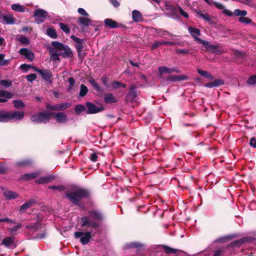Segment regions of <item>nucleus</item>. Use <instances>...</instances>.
<instances>
[{
  "instance_id": "62",
  "label": "nucleus",
  "mask_w": 256,
  "mask_h": 256,
  "mask_svg": "<svg viewBox=\"0 0 256 256\" xmlns=\"http://www.w3.org/2000/svg\"><path fill=\"white\" fill-rule=\"evenodd\" d=\"M108 78L106 76H103L101 78V81L102 82L103 84L107 88H108Z\"/></svg>"
},
{
  "instance_id": "44",
  "label": "nucleus",
  "mask_w": 256,
  "mask_h": 256,
  "mask_svg": "<svg viewBox=\"0 0 256 256\" xmlns=\"http://www.w3.org/2000/svg\"><path fill=\"white\" fill-rule=\"evenodd\" d=\"M86 109V107L82 104H78L75 107V110L76 114H78L84 112Z\"/></svg>"
},
{
  "instance_id": "61",
  "label": "nucleus",
  "mask_w": 256,
  "mask_h": 256,
  "mask_svg": "<svg viewBox=\"0 0 256 256\" xmlns=\"http://www.w3.org/2000/svg\"><path fill=\"white\" fill-rule=\"evenodd\" d=\"M178 12L181 15L186 18H188V14L186 12H185L180 7L178 6Z\"/></svg>"
},
{
  "instance_id": "51",
  "label": "nucleus",
  "mask_w": 256,
  "mask_h": 256,
  "mask_svg": "<svg viewBox=\"0 0 256 256\" xmlns=\"http://www.w3.org/2000/svg\"><path fill=\"white\" fill-rule=\"evenodd\" d=\"M239 21L240 22L244 23L245 24H249L252 22V20L250 19L249 18L244 17V16L240 17L239 18Z\"/></svg>"
},
{
  "instance_id": "17",
  "label": "nucleus",
  "mask_w": 256,
  "mask_h": 256,
  "mask_svg": "<svg viewBox=\"0 0 256 256\" xmlns=\"http://www.w3.org/2000/svg\"><path fill=\"white\" fill-rule=\"evenodd\" d=\"M40 172H38L30 174H26L21 176L20 180H27L34 179L37 178Z\"/></svg>"
},
{
  "instance_id": "46",
  "label": "nucleus",
  "mask_w": 256,
  "mask_h": 256,
  "mask_svg": "<svg viewBox=\"0 0 256 256\" xmlns=\"http://www.w3.org/2000/svg\"><path fill=\"white\" fill-rule=\"evenodd\" d=\"M60 28L66 34H68L70 32V28L68 25L60 22Z\"/></svg>"
},
{
  "instance_id": "53",
  "label": "nucleus",
  "mask_w": 256,
  "mask_h": 256,
  "mask_svg": "<svg viewBox=\"0 0 256 256\" xmlns=\"http://www.w3.org/2000/svg\"><path fill=\"white\" fill-rule=\"evenodd\" d=\"M84 44H76V48L78 52V56H80V53L84 49Z\"/></svg>"
},
{
  "instance_id": "26",
  "label": "nucleus",
  "mask_w": 256,
  "mask_h": 256,
  "mask_svg": "<svg viewBox=\"0 0 256 256\" xmlns=\"http://www.w3.org/2000/svg\"><path fill=\"white\" fill-rule=\"evenodd\" d=\"M198 72L202 76L206 78H207L209 80H212L214 78V77L212 76V74H210L207 71H204L201 69L198 68Z\"/></svg>"
},
{
  "instance_id": "36",
  "label": "nucleus",
  "mask_w": 256,
  "mask_h": 256,
  "mask_svg": "<svg viewBox=\"0 0 256 256\" xmlns=\"http://www.w3.org/2000/svg\"><path fill=\"white\" fill-rule=\"evenodd\" d=\"M32 162L30 160H25L18 162L17 165L20 166H27L32 164Z\"/></svg>"
},
{
  "instance_id": "30",
  "label": "nucleus",
  "mask_w": 256,
  "mask_h": 256,
  "mask_svg": "<svg viewBox=\"0 0 256 256\" xmlns=\"http://www.w3.org/2000/svg\"><path fill=\"white\" fill-rule=\"evenodd\" d=\"M112 86L114 89H116L121 87L125 88L126 87V85L120 82L114 81L112 83Z\"/></svg>"
},
{
  "instance_id": "42",
  "label": "nucleus",
  "mask_w": 256,
  "mask_h": 256,
  "mask_svg": "<svg viewBox=\"0 0 256 256\" xmlns=\"http://www.w3.org/2000/svg\"><path fill=\"white\" fill-rule=\"evenodd\" d=\"M40 224L38 222H36L34 224H30L28 225L26 227L30 230H37L40 227Z\"/></svg>"
},
{
  "instance_id": "33",
  "label": "nucleus",
  "mask_w": 256,
  "mask_h": 256,
  "mask_svg": "<svg viewBox=\"0 0 256 256\" xmlns=\"http://www.w3.org/2000/svg\"><path fill=\"white\" fill-rule=\"evenodd\" d=\"M18 40L23 44L28 45L30 44L29 39L25 36H19Z\"/></svg>"
},
{
  "instance_id": "49",
  "label": "nucleus",
  "mask_w": 256,
  "mask_h": 256,
  "mask_svg": "<svg viewBox=\"0 0 256 256\" xmlns=\"http://www.w3.org/2000/svg\"><path fill=\"white\" fill-rule=\"evenodd\" d=\"M163 248H164V252L166 254L176 253V250H177L176 249L172 248H170V247H168V246H163Z\"/></svg>"
},
{
  "instance_id": "19",
  "label": "nucleus",
  "mask_w": 256,
  "mask_h": 256,
  "mask_svg": "<svg viewBox=\"0 0 256 256\" xmlns=\"http://www.w3.org/2000/svg\"><path fill=\"white\" fill-rule=\"evenodd\" d=\"M188 79V76L186 75L180 76H170L168 77L167 80L169 81H180L186 80Z\"/></svg>"
},
{
  "instance_id": "16",
  "label": "nucleus",
  "mask_w": 256,
  "mask_h": 256,
  "mask_svg": "<svg viewBox=\"0 0 256 256\" xmlns=\"http://www.w3.org/2000/svg\"><path fill=\"white\" fill-rule=\"evenodd\" d=\"M188 32L194 37V41L198 43L197 38H200L198 36L200 35V30L196 28H194L192 26H190L188 28Z\"/></svg>"
},
{
  "instance_id": "12",
  "label": "nucleus",
  "mask_w": 256,
  "mask_h": 256,
  "mask_svg": "<svg viewBox=\"0 0 256 256\" xmlns=\"http://www.w3.org/2000/svg\"><path fill=\"white\" fill-rule=\"evenodd\" d=\"M54 116L58 123H65L68 121L66 115L63 112L54 114Z\"/></svg>"
},
{
  "instance_id": "52",
  "label": "nucleus",
  "mask_w": 256,
  "mask_h": 256,
  "mask_svg": "<svg viewBox=\"0 0 256 256\" xmlns=\"http://www.w3.org/2000/svg\"><path fill=\"white\" fill-rule=\"evenodd\" d=\"M37 78V75L35 74H31L26 76V78L28 82H32Z\"/></svg>"
},
{
  "instance_id": "5",
  "label": "nucleus",
  "mask_w": 256,
  "mask_h": 256,
  "mask_svg": "<svg viewBox=\"0 0 256 256\" xmlns=\"http://www.w3.org/2000/svg\"><path fill=\"white\" fill-rule=\"evenodd\" d=\"M30 120L32 122H44L46 123L50 120V116L44 112H40L34 115H33L30 118Z\"/></svg>"
},
{
  "instance_id": "6",
  "label": "nucleus",
  "mask_w": 256,
  "mask_h": 256,
  "mask_svg": "<svg viewBox=\"0 0 256 256\" xmlns=\"http://www.w3.org/2000/svg\"><path fill=\"white\" fill-rule=\"evenodd\" d=\"M34 16L36 18V20L38 24H41L44 22L48 17V12L42 9H37L34 12Z\"/></svg>"
},
{
  "instance_id": "45",
  "label": "nucleus",
  "mask_w": 256,
  "mask_h": 256,
  "mask_svg": "<svg viewBox=\"0 0 256 256\" xmlns=\"http://www.w3.org/2000/svg\"><path fill=\"white\" fill-rule=\"evenodd\" d=\"M14 106L16 108H20L25 106L24 104L21 100H15L14 101Z\"/></svg>"
},
{
  "instance_id": "2",
  "label": "nucleus",
  "mask_w": 256,
  "mask_h": 256,
  "mask_svg": "<svg viewBox=\"0 0 256 256\" xmlns=\"http://www.w3.org/2000/svg\"><path fill=\"white\" fill-rule=\"evenodd\" d=\"M24 116L23 112L14 111L13 112L0 111V122H7L11 120H22Z\"/></svg>"
},
{
  "instance_id": "21",
  "label": "nucleus",
  "mask_w": 256,
  "mask_h": 256,
  "mask_svg": "<svg viewBox=\"0 0 256 256\" xmlns=\"http://www.w3.org/2000/svg\"><path fill=\"white\" fill-rule=\"evenodd\" d=\"M79 24L82 26H88L92 24V20L88 17H80L78 20Z\"/></svg>"
},
{
  "instance_id": "27",
  "label": "nucleus",
  "mask_w": 256,
  "mask_h": 256,
  "mask_svg": "<svg viewBox=\"0 0 256 256\" xmlns=\"http://www.w3.org/2000/svg\"><path fill=\"white\" fill-rule=\"evenodd\" d=\"M14 240L12 237H7L3 240L2 244L6 247H10L12 244Z\"/></svg>"
},
{
  "instance_id": "32",
  "label": "nucleus",
  "mask_w": 256,
  "mask_h": 256,
  "mask_svg": "<svg viewBox=\"0 0 256 256\" xmlns=\"http://www.w3.org/2000/svg\"><path fill=\"white\" fill-rule=\"evenodd\" d=\"M162 44L164 45L167 46H175L178 45L180 46H183V43L182 42H170V41H162Z\"/></svg>"
},
{
  "instance_id": "13",
  "label": "nucleus",
  "mask_w": 256,
  "mask_h": 256,
  "mask_svg": "<svg viewBox=\"0 0 256 256\" xmlns=\"http://www.w3.org/2000/svg\"><path fill=\"white\" fill-rule=\"evenodd\" d=\"M198 14L200 18L204 19L205 21L208 22V24H214V22L212 20V17L210 16L208 14L200 11L198 12Z\"/></svg>"
},
{
  "instance_id": "35",
  "label": "nucleus",
  "mask_w": 256,
  "mask_h": 256,
  "mask_svg": "<svg viewBox=\"0 0 256 256\" xmlns=\"http://www.w3.org/2000/svg\"><path fill=\"white\" fill-rule=\"evenodd\" d=\"M234 14L236 16H245L247 14V12L244 10H240V9H236L234 12Z\"/></svg>"
},
{
  "instance_id": "47",
  "label": "nucleus",
  "mask_w": 256,
  "mask_h": 256,
  "mask_svg": "<svg viewBox=\"0 0 256 256\" xmlns=\"http://www.w3.org/2000/svg\"><path fill=\"white\" fill-rule=\"evenodd\" d=\"M12 84L11 81L9 80H2L0 81V85L6 88L10 86Z\"/></svg>"
},
{
  "instance_id": "57",
  "label": "nucleus",
  "mask_w": 256,
  "mask_h": 256,
  "mask_svg": "<svg viewBox=\"0 0 256 256\" xmlns=\"http://www.w3.org/2000/svg\"><path fill=\"white\" fill-rule=\"evenodd\" d=\"M162 44V42H159V41L155 42L152 44V46H151V49L155 50V49L158 48L159 46H160Z\"/></svg>"
},
{
  "instance_id": "8",
  "label": "nucleus",
  "mask_w": 256,
  "mask_h": 256,
  "mask_svg": "<svg viewBox=\"0 0 256 256\" xmlns=\"http://www.w3.org/2000/svg\"><path fill=\"white\" fill-rule=\"evenodd\" d=\"M136 88L134 86L130 87V92L126 94V100L127 102H133L137 100V94L136 90Z\"/></svg>"
},
{
  "instance_id": "31",
  "label": "nucleus",
  "mask_w": 256,
  "mask_h": 256,
  "mask_svg": "<svg viewBox=\"0 0 256 256\" xmlns=\"http://www.w3.org/2000/svg\"><path fill=\"white\" fill-rule=\"evenodd\" d=\"M47 34L52 38H56L57 37V34L56 30L52 28H48L46 30Z\"/></svg>"
},
{
  "instance_id": "10",
  "label": "nucleus",
  "mask_w": 256,
  "mask_h": 256,
  "mask_svg": "<svg viewBox=\"0 0 256 256\" xmlns=\"http://www.w3.org/2000/svg\"><path fill=\"white\" fill-rule=\"evenodd\" d=\"M86 106L88 110V114H96L104 110V108L102 106L98 107L95 104L90 102H86Z\"/></svg>"
},
{
  "instance_id": "3",
  "label": "nucleus",
  "mask_w": 256,
  "mask_h": 256,
  "mask_svg": "<svg viewBox=\"0 0 256 256\" xmlns=\"http://www.w3.org/2000/svg\"><path fill=\"white\" fill-rule=\"evenodd\" d=\"M89 194L88 192L83 188H78L74 192L67 194L66 197L73 203L78 204L83 198L87 197Z\"/></svg>"
},
{
  "instance_id": "55",
  "label": "nucleus",
  "mask_w": 256,
  "mask_h": 256,
  "mask_svg": "<svg viewBox=\"0 0 256 256\" xmlns=\"http://www.w3.org/2000/svg\"><path fill=\"white\" fill-rule=\"evenodd\" d=\"M212 82L214 87L218 86L224 84V81L221 79H216Z\"/></svg>"
},
{
  "instance_id": "25",
  "label": "nucleus",
  "mask_w": 256,
  "mask_h": 256,
  "mask_svg": "<svg viewBox=\"0 0 256 256\" xmlns=\"http://www.w3.org/2000/svg\"><path fill=\"white\" fill-rule=\"evenodd\" d=\"M104 22L106 26L110 28H113L118 27L117 22L110 18L106 19Z\"/></svg>"
},
{
  "instance_id": "48",
  "label": "nucleus",
  "mask_w": 256,
  "mask_h": 256,
  "mask_svg": "<svg viewBox=\"0 0 256 256\" xmlns=\"http://www.w3.org/2000/svg\"><path fill=\"white\" fill-rule=\"evenodd\" d=\"M12 96V94H10V92L2 90H0V97L11 98Z\"/></svg>"
},
{
  "instance_id": "59",
  "label": "nucleus",
  "mask_w": 256,
  "mask_h": 256,
  "mask_svg": "<svg viewBox=\"0 0 256 256\" xmlns=\"http://www.w3.org/2000/svg\"><path fill=\"white\" fill-rule=\"evenodd\" d=\"M140 244L136 242H131L126 246V248H137L140 246Z\"/></svg>"
},
{
  "instance_id": "39",
  "label": "nucleus",
  "mask_w": 256,
  "mask_h": 256,
  "mask_svg": "<svg viewBox=\"0 0 256 256\" xmlns=\"http://www.w3.org/2000/svg\"><path fill=\"white\" fill-rule=\"evenodd\" d=\"M50 59L54 60H59V56L60 54H58L56 52H54L52 50H50Z\"/></svg>"
},
{
  "instance_id": "50",
  "label": "nucleus",
  "mask_w": 256,
  "mask_h": 256,
  "mask_svg": "<svg viewBox=\"0 0 256 256\" xmlns=\"http://www.w3.org/2000/svg\"><path fill=\"white\" fill-rule=\"evenodd\" d=\"M246 240V238H242L240 240H236L232 242V245L234 246H240L242 244L244 243Z\"/></svg>"
},
{
  "instance_id": "34",
  "label": "nucleus",
  "mask_w": 256,
  "mask_h": 256,
  "mask_svg": "<svg viewBox=\"0 0 256 256\" xmlns=\"http://www.w3.org/2000/svg\"><path fill=\"white\" fill-rule=\"evenodd\" d=\"M158 72L160 74H170L172 72L171 68L166 66H162L158 68Z\"/></svg>"
},
{
  "instance_id": "15",
  "label": "nucleus",
  "mask_w": 256,
  "mask_h": 256,
  "mask_svg": "<svg viewBox=\"0 0 256 256\" xmlns=\"http://www.w3.org/2000/svg\"><path fill=\"white\" fill-rule=\"evenodd\" d=\"M62 52L60 54L64 58H70L72 56V52L70 48L66 45H64V48L61 50Z\"/></svg>"
},
{
  "instance_id": "18",
  "label": "nucleus",
  "mask_w": 256,
  "mask_h": 256,
  "mask_svg": "<svg viewBox=\"0 0 256 256\" xmlns=\"http://www.w3.org/2000/svg\"><path fill=\"white\" fill-rule=\"evenodd\" d=\"M4 195L5 198L8 200L16 199L18 196V194L16 192L8 190L4 191Z\"/></svg>"
},
{
  "instance_id": "23",
  "label": "nucleus",
  "mask_w": 256,
  "mask_h": 256,
  "mask_svg": "<svg viewBox=\"0 0 256 256\" xmlns=\"http://www.w3.org/2000/svg\"><path fill=\"white\" fill-rule=\"evenodd\" d=\"M54 179V176L51 175L44 177L40 178L36 180V182L38 184H46L51 182Z\"/></svg>"
},
{
  "instance_id": "63",
  "label": "nucleus",
  "mask_w": 256,
  "mask_h": 256,
  "mask_svg": "<svg viewBox=\"0 0 256 256\" xmlns=\"http://www.w3.org/2000/svg\"><path fill=\"white\" fill-rule=\"evenodd\" d=\"M214 6L220 10H224V6L221 3L218 2H214Z\"/></svg>"
},
{
  "instance_id": "60",
  "label": "nucleus",
  "mask_w": 256,
  "mask_h": 256,
  "mask_svg": "<svg viewBox=\"0 0 256 256\" xmlns=\"http://www.w3.org/2000/svg\"><path fill=\"white\" fill-rule=\"evenodd\" d=\"M22 227V224H18L14 227L10 229V232L12 234L16 232L20 228Z\"/></svg>"
},
{
  "instance_id": "41",
  "label": "nucleus",
  "mask_w": 256,
  "mask_h": 256,
  "mask_svg": "<svg viewBox=\"0 0 256 256\" xmlns=\"http://www.w3.org/2000/svg\"><path fill=\"white\" fill-rule=\"evenodd\" d=\"M88 92V90L87 87L84 84H82L80 86V96H84L87 94Z\"/></svg>"
},
{
  "instance_id": "9",
  "label": "nucleus",
  "mask_w": 256,
  "mask_h": 256,
  "mask_svg": "<svg viewBox=\"0 0 256 256\" xmlns=\"http://www.w3.org/2000/svg\"><path fill=\"white\" fill-rule=\"evenodd\" d=\"M34 70L40 74L42 76L46 81H50V78L52 76L51 71L49 70H40L38 68H34Z\"/></svg>"
},
{
  "instance_id": "28",
  "label": "nucleus",
  "mask_w": 256,
  "mask_h": 256,
  "mask_svg": "<svg viewBox=\"0 0 256 256\" xmlns=\"http://www.w3.org/2000/svg\"><path fill=\"white\" fill-rule=\"evenodd\" d=\"M11 8L13 10L18 12H23L24 11V6L18 4H13L11 6Z\"/></svg>"
},
{
  "instance_id": "11",
  "label": "nucleus",
  "mask_w": 256,
  "mask_h": 256,
  "mask_svg": "<svg viewBox=\"0 0 256 256\" xmlns=\"http://www.w3.org/2000/svg\"><path fill=\"white\" fill-rule=\"evenodd\" d=\"M70 106V102H63L50 106V108L54 110H62L69 108Z\"/></svg>"
},
{
  "instance_id": "58",
  "label": "nucleus",
  "mask_w": 256,
  "mask_h": 256,
  "mask_svg": "<svg viewBox=\"0 0 256 256\" xmlns=\"http://www.w3.org/2000/svg\"><path fill=\"white\" fill-rule=\"evenodd\" d=\"M78 12L80 14L84 16L88 17L89 16L88 14L83 8H78Z\"/></svg>"
},
{
  "instance_id": "4",
  "label": "nucleus",
  "mask_w": 256,
  "mask_h": 256,
  "mask_svg": "<svg viewBox=\"0 0 256 256\" xmlns=\"http://www.w3.org/2000/svg\"><path fill=\"white\" fill-rule=\"evenodd\" d=\"M74 237L76 238H80V242L82 244H87L92 238V232H75Z\"/></svg>"
},
{
  "instance_id": "22",
  "label": "nucleus",
  "mask_w": 256,
  "mask_h": 256,
  "mask_svg": "<svg viewBox=\"0 0 256 256\" xmlns=\"http://www.w3.org/2000/svg\"><path fill=\"white\" fill-rule=\"evenodd\" d=\"M34 202L35 201L34 200H30L29 201L25 202L20 207V212H24L28 208L31 207Z\"/></svg>"
},
{
  "instance_id": "56",
  "label": "nucleus",
  "mask_w": 256,
  "mask_h": 256,
  "mask_svg": "<svg viewBox=\"0 0 256 256\" xmlns=\"http://www.w3.org/2000/svg\"><path fill=\"white\" fill-rule=\"evenodd\" d=\"M30 68H32L34 69L35 68L34 66H32L30 65L27 64H22L20 66V68L24 72H27Z\"/></svg>"
},
{
  "instance_id": "7",
  "label": "nucleus",
  "mask_w": 256,
  "mask_h": 256,
  "mask_svg": "<svg viewBox=\"0 0 256 256\" xmlns=\"http://www.w3.org/2000/svg\"><path fill=\"white\" fill-rule=\"evenodd\" d=\"M19 54L23 56L24 58L28 59L30 62L34 60L35 55L30 50L26 48H22L19 50Z\"/></svg>"
},
{
  "instance_id": "14",
  "label": "nucleus",
  "mask_w": 256,
  "mask_h": 256,
  "mask_svg": "<svg viewBox=\"0 0 256 256\" xmlns=\"http://www.w3.org/2000/svg\"><path fill=\"white\" fill-rule=\"evenodd\" d=\"M104 100L106 104L116 103L118 101V99L111 93H108L104 94Z\"/></svg>"
},
{
  "instance_id": "38",
  "label": "nucleus",
  "mask_w": 256,
  "mask_h": 256,
  "mask_svg": "<svg viewBox=\"0 0 256 256\" xmlns=\"http://www.w3.org/2000/svg\"><path fill=\"white\" fill-rule=\"evenodd\" d=\"M4 54H0V66H7L9 64V61L8 60L4 59Z\"/></svg>"
},
{
  "instance_id": "40",
  "label": "nucleus",
  "mask_w": 256,
  "mask_h": 256,
  "mask_svg": "<svg viewBox=\"0 0 256 256\" xmlns=\"http://www.w3.org/2000/svg\"><path fill=\"white\" fill-rule=\"evenodd\" d=\"M246 83L249 85L256 84V74L250 76L246 80Z\"/></svg>"
},
{
  "instance_id": "37",
  "label": "nucleus",
  "mask_w": 256,
  "mask_h": 256,
  "mask_svg": "<svg viewBox=\"0 0 256 256\" xmlns=\"http://www.w3.org/2000/svg\"><path fill=\"white\" fill-rule=\"evenodd\" d=\"M196 40H198V43L202 44L204 47L208 50L212 44H210L208 42L203 40L201 38H197Z\"/></svg>"
},
{
  "instance_id": "64",
  "label": "nucleus",
  "mask_w": 256,
  "mask_h": 256,
  "mask_svg": "<svg viewBox=\"0 0 256 256\" xmlns=\"http://www.w3.org/2000/svg\"><path fill=\"white\" fill-rule=\"evenodd\" d=\"M250 144V146L256 148V139L254 138H251Z\"/></svg>"
},
{
  "instance_id": "29",
  "label": "nucleus",
  "mask_w": 256,
  "mask_h": 256,
  "mask_svg": "<svg viewBox=\"0 0 256 256\" xmlns=\"http://www.w3.org/2000/svg\"><path fill=\"white\" fill-rule=\"evenodd\" d=\"M89 82L92 86L98 91H101L102 88L92 78H90L89 80Z\"/></svg>"
},
{
  "instance_id": "20",
  "label": "nucleus",
  "mask_w": 256,
  "mask_h": 256,
  "mask_svg": "<svg viewBox=\"0 0 256 256\" xmlns=\"http://www.w3.org/2000/svg\"><path fill=\"white\" fill-rule=\"evenodd\" d=\"M4 22L7 24H12L16 20L15 18L10 14H6L2 16Z\"/></svg>"
},
{
  "instance_id": "24",
  "label": "nucleus",
  "mask_w": 256,
  "mask_h": 256,
  "mask_svg": "<svg viewBox=\"0 0 256 256\" xmlns=\"http://www.w3.org/2000/svg\"><path fill=\"white\" fill-rule=\"evenodd\" d=\"M132 19L134 22H139L142 20L141 13L138 10H134L132 12Z\"/></svg>"
},
{
  "instance_id": "43",
  "label": "nucleus",
  "mask_w": 256,
  "mask_h": 256,
  "mask_svg": "<svg viewBox=\"0 0 256 256\" xmlns=\"http://www.w3.org/2000/svg\"><path fill=\"white\" fill-rule=\"evenodd\" d=\"M51 44L60 50H61L64 46L62 44L58 42H52Z\"/></svg>"
},
{
  "instance_id": "1",
  "label": "nucleus",
  "mask_w": 256,
  "mask_h": 256,
  "mask_svg": "<svg viewBox=\"0 0 256 256\" xmlns=\"http://www.w3.org/2000/svg\"><path fill=\"white\" fill-rule=\"evenodd\" d=\"M102 219V214L96 210L89 212L88 216H84L81 218L82 226L88 227L96 228L98 224L94 220H100Z\"/></svg>"
},
{
  "instance_id": "54",
  "label": "nucleus",
  "mask_w": 256,
  "mask_h": 256,
  "mask_svg": "<svg viewBox=\"0 0 256 256\" xmlns=\"http://www.w3.org/2000/svg\"><path fill=\"white\" fill-rule=\"evenodd\" d=\"M70 38L76 42V44H84V40L76 38L74 35L72 36Z\"/></svg>"
}]
</instances>
